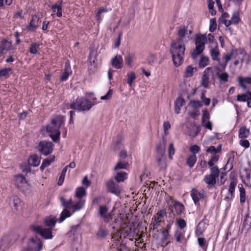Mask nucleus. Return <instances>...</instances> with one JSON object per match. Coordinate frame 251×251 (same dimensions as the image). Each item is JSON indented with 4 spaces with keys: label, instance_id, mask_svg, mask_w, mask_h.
<instances>
[{
    "label": "nucleus",
    "instance_id": "1",
    "mask_svg": "<svg viewBox=\"0 0 251 251\" xmlns=\"http://www.w3.org/2000/svg\"><path fill=\"white\" fill-rule=\"evenodd\" d=\"M186 33L179 32L178 41L177 42L173 43L170 48L173 61L174 65L176 67L180 66L183 62L185 48L182 44L183 38L185 36Z\"/></svg>",
    "mask_w": 251,
    "mask_h": 251
},
{
    "label": "nucleus",
    "instance_id": "2",
    "mask_svg": "<svg viewBox=\"0 0 251 251\" xmlns=\"http://www.w3.org/2000/svg\"><path fill=\"white\" fill-rule=\"evenodd\" d=\"M196 48L191 52V57L199 67H204V35L198 34L195 38Z\"/></svg>",
    "mask_w": 251,
    "mask_h": 251
},
{
    "label": "nucleus",
    "instance_id": "3",
    "mask_svg": "<svg viewBox=\"0 0 251 251\" xmlns=\"http://www.w3.org/2000/svg\"><path fill=\"white\" fill-rule=\"evenodd\" d=\"M64 122V119L61 116H56L51 120V123L47 126V131L53 141L57 142L59 140L60 132L59 129Z\"/></svg>",
    "mask_w": 251,
    "mask_h": 251
},
{
    "label": "nucleus",
    "instance_id": "4",
    "mask_svg": "<svg viewBox=\"0 0 251 251\" xmlns=\"http://www.w3.org/2000/svg\"><path fill=\"white\" fill-rule=\"evenodd\" d=\"M94 105V103L86 98L80 97L70 104V108L78 111H84L89 110Z\"/></svg>",
    "mask_w": 251,
    "mask_h": 251
},
{
    "label": "nucleus",
    "instance_id": "5",
    "mask_svg": "<svg viewBox=\"0 0 251 251\" xmlns=\"http://www.w3.org/2000/svg\"><path fill=\"white\" fill-rule=\"evenodd\" d=\"M164 146L161 145L157 146L156 150L157 155L156 156V161L157 165L162 170H165L167 168L166 157L165 156V144L166 141H164Z\"/></svg>",
    "mask_w": 251,
    "mask_h": 251
},
{
    "label": "nucleus",
    "instance_id": "6",
    "mask_svg": "<svg viewBox=\"0 0 251 251\" xmlns=\"http://www.w3.org/2000/svg\"><path fill=\"white\" fill-rule=\"evenodd\" d=\"M246 52L243 48L238 49H232L229 54H225L223 56V59L224 62L220 61V63L221 65V68L224 70L227 66L228 61L232 58H236L238 54L245 55Z\"/></svg>",
    "mask_w": 251,
    "mask_h": 251
},
{
    "label": "nucleus",
    "instance_id": "7",
    "mask_svg": "<svg viewBox=\"0 0 251 251\" xmlns=\"http://www.w3.org/2000/svg\"><path fill=\"white\" fill-rule=\"evenodd\" d=\"M219 175V170L218 168H210V174L205 176V183L207 185V187L210 190L215 187L216 183V178Z\"/></svg>",
    "mask_w": 251,
    "mask_h": 251
},
{
    "label": "nucleus",
    "instance_id": "8",
    "mask_svg": "<svg viewBox=\"0 0 251 251\" xmlns=\"http://www.w3.org/2000/svg\"><path fill=\"white\" fill-rule=\"evenodd\" d=\"M30 228L35 233L39 234L45 239H51L52 238V229L51 228H43L40 225L37 223L32 224Z\"/></svg>",
    "mask_w": 251,
    "mask_h": 251
},
{
    "label": "nucleus",
    "instance_id": "9",
    "mask_svg": "<svg viewBox=\"0 0 251 251\" xmlns=\"http://www.w3.org/2000/svg\"><path fill=\"white\" fill-rule=\"evenodd\" d=\"M43 247L42 241L36 236L30 238L27 242V247L22 251H40Z\"/></svg>",
    "mask_w": 251,
    "mask_h": 251
},
{
    "label": "nucleus",
    "instance_id": "10",
    "mask_svg": "<svg viewBox=\"0 0 251 251\" xmlns=\"http://www.w3.org/2000/svg\"><path fill=\"white\" fill-rule=\"evenodd\" d=\"M209 48L212 59L213 60L218 61L220 66L221 67V65L220 64V61L224 62L225 60L223 59V57L221 59L218 58L220 55V51L218 48L217 42L212 39L211 45H209Z\"/></svg>",
    "mask_w": 251,
    "mask_h": 251
},
{
    "label": "nucleus",
    "instance_id": "11",
    "mask_svg": "<svg viewBox=\"0 0 251 251\" xmlns=\"http://www.w3.org/2000/svg\"><path fill=\"white\" fill-rule=\"evenodd\" d=\"M53 146V144L51 142L43 141L39 143L37 148L41 153L48 155L52 152Z\"/></svg>",
    "mask_w": 251,
    "mask_h": 251
},
{
    "label": "nucleus",
    "instance_id": "12",
    "mask_svg": "<svg viewBox=\"0 0 251 251\" xmlns=\"http://www.w3.org/2000/svg\"><path fill=\"white\" fill-rule=\"evenodd\" d=\"M99 214L105 223H108L113 219L111 212H108V207L105 205H100Z\"/></svg>",
    "mask_w": 251,
    "mask_h": 251
},
{
    "label": "nucleus",
    "instance_id": "13",
    "mask_svg": "<svg viewBox=\"0 0 251 251\" xmlns=\"http://www.w3.org/2000/svg\"><path fill=\"white\" fill-rule=\"evenodd\" d=\"M237 81L240 87L245 91H249L251 89V77L238 76Z\"/></svg>",
    "mask_w": 251,
    "mask_h": 251
},
{
    "label": "nucleus",
    "instance_id": "14",
    "mask_svg": "<svg viewBox=\"0 0 251 251\" xmlns=\"http://www.w3.org/2000/svg\"><path fill=\"white\" fill-rule=\"evenodd\" d=\"M106 186L107 189V191L109 192L114 194L116 195L120 194L121 190V187L113 180H109L107 181Z\"/></svg>",
    "mask_w": 251,
    "mask_h": 251
},
{
    "label": "nucleus",
    "instance_id": "15",
    "mask_svg": "<svg viewBox=\"0 0 251 251\" xmlns=\"http://www.w3.org/2000/svg\"><path fill=\"white\" fill-rule=\"evenodd\" d=\"M41 14L38 13H36L32 17V19L30 22V24L28 27V29L29 30H34L39 26L41 23L40 20Z\"/></svg>",
    "mask_w": 251,
    "mask_h": 251
},
{
    "label": "nucleus",
    "instance_id": "16",
    "mask_svg": "<svg viewBox=\"0 0 251 251\" xmlns=\"http://www.w3.org/2000/svg\"><path fill=\"white\" fill-rule=\"evenodd\" d=\"M203 220H202L198 224L196 232V235L198 237L199 244L201 247L204 246V238L201 237L204 231V224L203 223Z\"/></svg>",
    "mask_w": 251,
    "mask_h": 251
},
{
    "label": "nucleus",
    "instance_id": "17",
    "mask_svg": "<svg viewBox=\"0 0 251 251\" xmlns=\"http://www.w3.org/2000/svg\"><path fill=\"white\" fill-rule=\"evenodd\" d=\"M15 184L21 191H24V188H26L28 186L25 178L22 175L16 176Z\"/></svg>",
    "mask_w": 251,
    "mask_h": 251
},
{
    "label": "nucleus",
    "instance_id": "18",
    "mask_svg": "<svg viewBox=\"0 0 251 251\" xmlns=\"http://www.w3.org/2000/svg\"><path fill=\"white\" fill-rule=\"evenodd\" d=\"M9 204L13 210L17 211L21 207L22 203L20 199L17 196H12L10 200Z\"/></svg>",
    "mask_w": 251,
    "mask_h": 251
},
{
    "label": "nucleus",
    "instance_id": "19",
    "mask_svg": "<svg viewBox=\"0 0 251 251\" xmlns=\"http://www.w3.org/2000/svg\"><path fill=\"white\" fill-rule=\"evenodd\" d=\"M236 185V182H235L234 181H231L229 186L228 192L226 194L225 198V199L227 201H229L233 199Z\"/></svg>",
    "mask_w": 251,
    "mask_h": 251
},
{
    "label": "nucleus",
    "instance_id": "20",
    "mask_svg": "<svg viewBox=\"0 0 251 251\" xmlns=\"http://www.w3.org/2000/svg\"><path fill=\"white\" fill-rule=\"evenodd\" d=\"M72 74V71L70 67L69 63L66 62L65 65V69L62 74L60 76V79L61 81H66L69 76Z\"/></svg>",
    "mask_w": 251,
    "mask_h": 251
},
{
    "label": "nucleus",
    "instance_id": "21",
    "mask_svg": "<svg viewBox=\"0 0 251 251\" xmlns=\"http://www.w3.org/2000/svg\"><path fill=\"white\" fill-rule=\"evenodd\" d=\"M112 66L116 69H121L123 66V59L122 56L117 55L111 60Z\"/></svg>",
    "mask_w": 251,
    "mask_h": 251
},
{
    "label": "nucleus",
    "instance_id": "22",
    "mask_svg": "<svg viewBox=\"0 0 251 251\" xmlns=\"http://www.w3.org/2000/svg\"><path fill=\"white\" fill-rule=\"evenodd\" d=\"M62 1H59L57 3L51 6V8L53 13H56V16L58 17L62 16Z\"/></svg>",
    "mask_w": 251,
    "mask_h": 251
},
{
    "label": "nucleus",
    "instance_id": "23",
    "mask_svg": "<svg viewBox=\"0 0 251 251\" xmlns=\"http://www.w3.org/2000/svg\"><path fill=\"white\" fill-rule=\"evenodd\" d=\"M210 79H214V74L211 68L209 67L205 70V88L207 87V85Z\"/></svg>",
    "mask_w": 251,
    "mask_h": 251
},
{
    "label": "nucleus",
    "instance_id": "24",
    "mask_svg": "<svg viewBox=\"0 0 251 251\" xmlns=\"http://www.w3.org/2000/svg\"><path fill=\"white\" fill-rule=\"evenodd\" d=\"M191 196L196 204H199L200 199L203 197V194L195 189H192Z\"/></svg>",
    "mask_w": 251,
    "mask_h": 251
},
{
    "label": "nucleus",
    "instance_id": "25",
    "mask_svg": "<svg viewBox=\"0 0 251 251\" xmlns=\"http://www.w3.org/2000/svg\"><path fill=\"white\" fill-rule=\"evenodd\" d=\"M241 176L245 182L249 183L251 179V170L244 168L241 173Z\"/></svg>",
    "mask_w": 251,
    "mask_h": 251
},
{
    "label": "nucleus",
    "instance_id": "26",
    "mask_svg": "<svg viewBox=\"0 0 251 251\" xmlns=\"http://www.w3.org/2000/svg\"><path fill=\"white\" fill-rule=\"evenodd\" d=\"M57 221V220L56 218L53 216L47 217L44 219V223L47 226L49 227H53L55 225Z\"/></svg>",
    "mask_w": 251,
    "mask_h": 251
},
{
    "label": "nucleus",
    "instance_id": "27",
    "mask_svg": "<svg viewBox=\"0 0 251 251\" xmlns=\"http://www.w3.org/2000/svg\"><path fill=\"white\" fill-rule=\"evenodd\" d=\"M40 163V158L36 154L30 155L28 159V163L30 166H38Z\"/></svg>",
    "mask_w": 251,
    "mask_h": 251
},
{
    "label": "nucleus",
    "instance_id": "28",
    "mask_svg": "<svg viewBox=\"0 0 251 251\" xmlns=\"http://www.w3.org/2000/svg\"><path fill=\"white\" fill-rule=\"evenodd\" d=\"M176 214L177 215H180L182 212L184 210V206L183 204L178 201H176L174 204ZM175 213H174V215Z\"/></svg>",
    "mask_w": 251,
    "mask_h": 251
},
{
    "label": "nucleus",
    "instance_id": "29",
    "mask_svg": "<svg viewBox=\"0 0 251 251\" xmlns=\"http://www.w3.org/2000/svg\"><path fill=\"white\" fill-rule=\"evenodd\" d=\"M117 174L114 178L117 182H123L127 177V174L124 172L116 171Z\"/></svg>",
    "mask_w": 251,
    "mask_h": 251
},
{
    "label": "nucleus",
    "instance_id": "30",
    "mask_svg": "<svg viewBox=\"0 0 251 251\" xmlns=\"http://www.w3.org/2000/svg\"><path fill=\"white\" fill-rule=\"evenodd\" d=\"M85 200L83 199H80L78 202L75 203H74L73 201H72L71 208L74 211L79 210L82 208L84 204Z\"/></svg>",
    "mask_w": 251,
    "mask_h": 251
},
{
    "label": "nucleus",
    "instance_id": "31",
    "mask_svg": "<svg viewBox=\"0 0 251 251\" xmlns=\"http://www.w3.org/2000/svg\"><path fill=\"white\" fill-rule=\"evenodd\" d=\"M129 166L127 162L122 160H119L114 168L115 171H119L121 169H126Z\"/></svg>",
    "mask_w": 251,
    "mask_h": 251
},
{
    "label": "nucleus",
    "instance_id": "32",
    "mask_svg": "<svg viewBox=\"0 0 251 251\" xmlns=\"http://www.w3.org/2000/svg\"><path fill=\"white\" fill-rule=\"evenodd\" d=\"M184 103L185 101L183 99L180 97L177 98L175 102V112L176 114L179 113L180 108Z\"/></svg>",
    "mask_w": 251,
    "mask_h": 251
},
{
    "label": "nucleus",
    "instance_id": "33",
    "mask_svg": "<svg viewBox=\"0 0 251 251\" xmlns=\"http://www.w3.org/2000/svg\"><path fill=\"white\" fill-rule=\"evenodd\" d=\"M107 230L103 227H100L96 234L97 238L99 239H103L108 235Z\"/></svg>",
    "mask_w": 251,
    "mask_h": 251
},
{
    "label": "nucleus",
    "instance_id": "34",
    "mask_svg": "<svg viewBox=\"0 0 251 251\" xmlns=\"http://www.w3.org/2000/svg\"><path fill=\"white\" fill-rule=\"evenodd\" d=\"M219 160V155L217 154H213L211 155L209 160L208 161V166L210 168H218L216 165H215L216 163Z\"/></svg>",
    "mask_w": 251,
    "mask_h": 251
},
{
    "label": "nucleus",
    "instance_id": "35",
    "mask_svg": "<svg viewBox=\"0 0 251 251\" xmlns=\"http://www.w3.org/2000/svg\"><path fill=\"white\" fill-rule=\"evenodd\" d=\"M251 98V92L248 91L246 93L238 95L237 96V100L238 101L245 102Z\"/></svg>",
    "mask_w": 251,
    "mask_h": 251
},
{
    "label": "nucleus",
    "instance_id": "36",
    "mask_svg": "<svg viewBox=\"0 0 251 251\" xmlns=\"http://www.w3.org/2000/svg\"><path fill=\"white\" fill-rule=\"evenodd\" d=\"M229 17V14L226 12L222 14L221 17L219 18V22L221 24H224L226 26L228 27L230 25V22L226 19Z\"/></svg>",
    "mask_w": 251,
    "mask_h": 251
},
{
    "label": "nucleus",
    "instance_id": "37",
    "mask_svg": "<svg viewBox=\"0 0 251 251\" xmlns=\"http://www.w3.org/2000/svg\"><path fill=\"white\" fill-rule=\"evenodd\" d=\"M250 134V129L247 128L245 126L240 127L239 130V137L240 138L245 139L248 137Z\"/></svg>",
    "mask_w": 251,
    "mask_h": 251
},
{
    "label": "nucleus",
    "instance_id": "38",
    "mask_svg": "<svg viewBox=\"0 0 251 251\" xmlns=\"http://www.w3.org/2000/svg\"><path fill=\"white\" fill-rule=\"evenodd\" d=\"M229 21L230 22V25L232 24H238L240 21L239 12L238 11H234L232 15L230 20Z\"/></svg>",
    "mask_w": 251,
    "mask_h": 251
},
{
    "label": "nucleus",
    "instance_id": "39",
    "mask_svg": "<svg viewBox=\"0 0 251 251\" xmlns=\"http://www.w3.org/2000/svg\"><path fill=\"white\" fill-rule=\"evenodd\" d=\"M194 71H197L196 68L192 67V66L191 65L188 66L186 67L184 72V76L185 77H192L193 75V73Z\"/></svg>",
    "mask_w": 251,
    "mask_h": 251
},
{
    "label": "nucleus",
    "instance_id": "40",
    "mask_svg": "<svg viewBox=\"0 0 251 251\" xmlns=\"http://www.w3.org/2000/svg\"><path fill=\"white\" fill-rule=\"evenodd\" d=\"M0 47L4 51H8L11 49V42L7 40H3L0 45Z\"/></svg>",
    "mask_w": 251,
    "mask_h": 251
},
{
    "label": "nucleus",
    "instance_id": "41",
    "mask_svg": "<svg viewBox=\"0 0 251 251\" xmlns=\"http://www.w3.org/2000/svg\"><path fill=\"white\" fill-rule=\"evenodd\" d=\"M75 195L76 197L81 199L86 195V191L83 187H79L76 189Z\"/></svg>",
    "mask_w": 251,
    "mask_h": 251
},
{
    "label": "nucleus",
    "instance_id": "42",
    "mask_svg": "<svg viewBox=\"0 0 251 251\" xmlns=\"http://www.w3.org/2000/svg\"><path fill=\"white\" fill-rule=\"evenodd\" d=\"M55 160L54 156H52L50 159H46L43 160V162L40 167V169L43 171L44 170L49 166L51 162H54Z\"/></svg>",
    "mask_w": 251,
    "mask_h": 251
},
{
    "label": "nucleus",
    "instance_id": "43",
    "mask_svg": "<svg viewBox=\"0 0 251 251\" xmlns=\"http://www.w3.org/2000/svg\"><path fill=\"white\" fill-rule=\"evenodd\" d=\"M217 75L221 81L226 82L228 81V75L227 73L220 71L217 72Z\"/></svg>",
    "mask_w": 251,
    "mask_h": 251
},
{
    "label": "nucleus",
    "instance_id": "44",
    "mask_svg": "<svg viewBox=\"0 0 251 251\" xmlns=\"http://www.w3.org/2000/svg\"><path fill=\"white\" fill-rule=\"evenodd\" d=\"M0 246L4 249L8 248L10 246L9 240L7 237H3L0 241Z\"/></svg>",
    "mask_w": 251,
    "mask_h": 251
},
{
    "label": "nucleus",
    "instance_id": "45",
    "mask_svg": "<svg viewBox=\"0 0 251 251\" xmlns=\"http://www.w3.org/2000/svg\"><path fill=\"white\" fill-rule=\"evenodd\" d=\"M127 83L131 87L133 81L136 78L135 74L133 72L128 73L127 75Z\"/></svg>",
    "mask_w": 251,
    "mask_h": 251
},
{
    "label": "nucleus",
    "instance_id": "46",
    "mask_svg": "<svg viewBox=\"0 0 251 251\" xmlns=\"http://www.w3.org/2000/svg\"><path fill=\"white\" fill-rule=\"evenodd\" d=\"M190 106L193 108L195 110H197V109L201 107L202 106V104L199 100H191L189 103Z\"/></svg>",
    "mask_w": 251,
    "mask_h": 251
},
{
    "label": "nucleus",
    "instance_id": "47",
    "mask_svg": "<svg viewBox=\"0 0 251 251\" xmlns=\"http://www.w3.org/2000/svg\"><path fill=\"white\" fill-rule=\"evenodd\" d=\"M197 161V157L195 154H192L189 156L187 161V164L190 167L192 168Z\"/></svg>",
    "mask_w": 251,
    "mask_h": 251
},
{
    "label": "nucleus",
    "instance_id": "48",
    "mask_svg": "<svg viewBox=\"0 0 251 251\" xmlns=\"http://www.w3.org/2000/svg\"><path fill=\"white\" fill-rule=\"evenodd\" d=\"M40 44L35 43L32 44L30 48V52L32 54H39V52L38 50Z\"/></svg>",
    "mask_w": 251,
    "mask_h": 251
},
{
    "label": "nucleus",
    "instance_id": "49",
    "mask_svg": "<svg viewBox=\"0 0 251 251\" xmlns=\"http://www.w3.org/2000/svg\"><path fill=\"white\" fill-rule=\"evenodd\" d=\"M71 215L70 212L67 210L66 209H64L61 213L60 217L59 218V220L60 222L63 221L66 218L69 217Z\"/></svg>",
    "mask_w": 251,
    "mask_h": 251
},
{
    "label": "nucleus",
    "instance_id": "50",
    "mask_svg": "<svg viewBox=\"0 0 251 251\" xmlns=\"http://www.w3.org/2000/svg\"><path fill=\"white\" fill-rule=\"evenodd\" d=\"M11 71L10 68H4L0 70V77H8L9 75V73Z\"/></svg>",
    "mask_w": 251,
    "mask_h": 251
},
{
    "label": "nucleus",
    "instance_id": "51",
    "mask_svg": "<svg viewBox=\"0 0 251 251\" xmlns=\"http://www.w3.org/2000/svg\"><path fill=\"white\" fill-rule=\"evenodd\" d=\"M214 2L212 0H208V7L209 10V13L212 15H215L216 11L214 9Z\"/></svg>",
    "mask_w": 251,
    "mask_h": 251
},
{
    "label": "nucleus",
    "instance_id": "52",
    "mask_svg": "<svg viewBox=\"0 0 251 251\" xmlns=\"http://www.w3.org/2000/svg\"><path fill=\"white\" fill-rule=\"evenodd\" d=\"M240 191V202H244L246 201V193L245 189L243 188L242 185L241 187L238 186Z\"/></svg>",
    "mask_w": 251,
    "mask_h": 251
},
{
    "label": "nucleus",
    "instance_id": "53",
    "mask_svg": "<svg viewBox=\"0 0 251 251\" xmlns=\"http://www.w3.org/2000/svg\"><path fill=\"white\" fill-rule=\"evenodd\" d=\"M90 74H93L96 70V65L95 60L90 61L88 68Z\"/></svg>",
    "mask_w": 251,
    "mask_h": 251
},
{
    "label": "nucleus",
    "instance_id": "54",
    "mask_svg": "<svg viewBox=\"0 0 251 251\" xmlns=\"http://www.w3.org/2000/svg\"><path fill=\"white\" fill-rule=\"evenodd\" d=\"M62 205L66 208H71V203L72 200L70 199L69 201H66L63 197L60 198Z\"/></svg>",
    "mask_w": 251,
    "mask_h": 251
},
{
    "label": "nucleus",
    "instance_id": "55",
    "mask_svg": "<svg viewBox=\"0 0 251 251\" xmlns=\"http://www.w3.org/2000/svg\"><path fill=\"white\" fill-rule=\"evenodd\" d=\"M217 26L216 20L215 18L211 19L209 23V31H214Z\"/></svg>",
    "mask_w": 251,
    "mask_h": 251
},
{
    "label": "nucleus",
    "instance_id": "56",
    "mask_svg": "<svg viewBox=\"0 0 251 251\" xmlns=\"http://www.w3.org/2000/svg\"><path fill=\"white\" fill-rule=\"evenodd\" d=\"M168 151H169V157L170 159H172L173 155L175 153V149L174 148L173 143H172L170 144Z\"/></svg>",
    "mask_w": 251,
    "mask_h": 251
},
{
    "label": "nucleus",
    "instance_id": "57",
    "mask_svg": "<svg viewBox=\"0 0 251 251\" xmlns=\"http://www.w3.org/2000/svg\"><path fill=\"white\" fill-rule=\"evenodd\" d=\"M134 57V55L132 54L129 53L127 56L125 58L126 63L129 66H131L133 59Z\"/></svg>",
    "mask_w": 251,
    "mask_h": 251
},
{
    "label": "nucleus",
    "instance_id": "58",
    "mask_svg": "<svg viewBox=\"0 0 251 251\" xmlns=\"http://www.w3.org/2000/svg\"><path fill=\"white\" fill-rule=\"evenodd\" d=\"M176 223L180 229L184 228L186 226V223L183 219H178L176 220Z\"/></svg>",
    "mask_w": 251,
    "mask_h": 251
},
{
    "label": "nucleus",
    "instance_id": "59",
    "mask_svg": "<svg viewBox=\"0 0 251 251\" xmlns=\"http://www.w3.org/2000/svg\"><path fill=\"white\" fill-rule=\"evenodd\" d=\"M206 151L208 153H210L211 155L213 154H216L220 151V149H217L214 146H211L206 150Z\"/></svg>",
    "mask_w": 251,
    "mask_h": 251
},
{
    "label": "nucleus",
    "instance_id": "60",
    "mask_svg": "<svg viewBox=\"0 0 251 251\" xmlns=\"http://www.w3.org/2000/svg\"><path fill=\"white\" fill-rule=\"evenodd\" d=\"M192 25L188 24L186 26L185 25L181 26L178 31H192Z\"/></svg>",
    "mask_w": 251,
    "mask_h": 251
},
{
    "label": "nucleus",
    "instance_id": "61",
    "mask_svg": "<svg viewBox=\"0 0 251 251\" xmlns=\"http://www.w3.org/2000/svg\"><path fill=\"white\" fill-rule=\"evenodd\" d=\"M233 161H234V157H230L228 159V161H227V163H226V166H225L226 169H228L229 170L232 169V168L233 167Z\"/></svg>",
    "mask_w": 251,
    "mask_h": 251
},
{
    "label": "nucleus",
    "instance_id": "62",
    "mask_svg": "<svg viewBox=\"0 0 251 251\" xmlns=\"http://www.w3.org/2000/svg\"><path fill=\"white\" fill-rule=\"evenodd\" d=\"M190 151L192 152L193 154L196 155L197 153L200 151V148L198 146L195 145L190 147Z\"/></svg>",
    "mask_w": 251,
    "mask_h": 251
},
{
    "label": "nucleus",
    "instance_id": "63",
    "mask_svg": "<svg viewBox=\"0 0 251 251\" xmlns=\"http://www.w3.org/2000/svg\"><path fill=\"white\" fill-rule=\"evenodd\" d=\"M166 215V212L165 210H161L159 211H158L157 214L156 216L155 217V218L157 219V220H160L162 218H163L165 215Z\"/></svg>",
    "mask_w": 251,
    "mask_h": 251
},
{
    "label": "nucleus",
    "instance_id": "64",
    "mask_svg": "<svg viewBox=\"0 0 251 251\" xmlns=\"http://www.w3.org/2000/svg\"><path fill=\"white\" fill-rule=\"evenodd\" d=\"M175 238L176 240V241L178 242H180V241H181V238L182 237H183L184 236L182 235L181 232L179 231H178V230H176V231H175Z\"/></svg>",
    "mask_w": 251,
    "mask_h": 251
}]
</instances>
